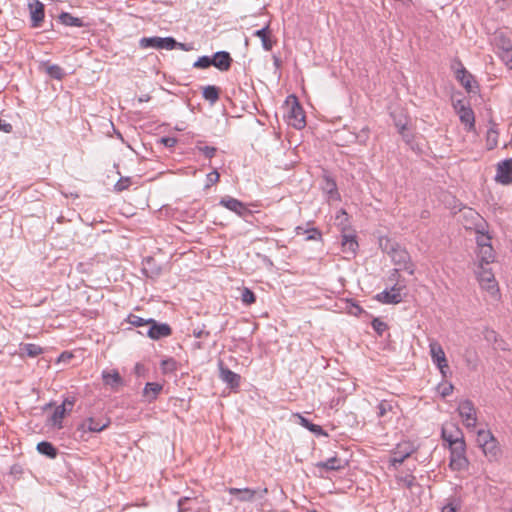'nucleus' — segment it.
Instances as JSON below:
<instances>
[{
    "label": "nucleus",
    "instance_id": "nucleus-1",
    "mask_svg": "<svg viewBox=\"0 0 512 512\" xmlns=\"http://www.w3.org/2000/svg\"><path fill=\"white\" fill-rule=\"evenodd\" d=\"M383 250L390 255L395 265L400 266V269L406 270L410 275L414 274V265L411 263L410 255L405 248H402L395 242L387 240L383 246Z\"/></svg>",
    "mask_w": 512,
    "mask_h": 512
},
{
    "label": "nucleus",
    "instance_id": "nucleus-2",
    "mask_svg": "<svg viewBox=\"0 0 512 512\" xmlns=\"http://www.w3.org/2000/svg\"><path fill=\"white\" fill-rule=\"evenodd\" d=\"M450 459L449 467L453 471H464L469 467V460L466 457V443L465 441L456 442L454 445L449 446Z\"/></svg>",
    "mask_w": 512,
    "mask_h": 512
},
{
    "label": "nucleus",
    "instance_id": "nucleus-3",
    "mask_svg": "<svg viewBox=\"0 0 512 512\" xmlns=\"http://www.w3.org/2000/svg\"><path fill=\"white\" fill-rule=\"evenodd\" d=\"M139 46L142 49L154 48L172 50L178 46V42L173 37H143L139 40Z\"/></svg>",
    "mask_w": 512,
    "mask_h": 512
},
{
    "label": "nucleus",
    "instance_id": "nucleus-4",
    "mask_svg": "<svg viewBox=\"0 0 512 512\" xmlns=\"http://www.w3.org/2000/svg\"><path fill=\"white\" fill-rule=\"evenodd\" d=\"M291 98H292L291 104H290L289 100H287V105H288L287 117H288L289 124L296 129H302L306 124L305 113H304L303 108L301 107L300 103L298 102L297 98L294 96H291Z\"/></svg>",
    "mask_w": 512,
    "mask_h": 512
},
{
    "label": "nucleus",
    "instance_id": "nucleus-5",
    "mask_svg": "<svg viewBox=\"0 0 512 512\" xmlns=\"http://www.w3.org/2000/svg\"><path fill=\"white\" fill-rule=\"evenodd\" d=\"M416 448L413 443L407 441L399 443L392 451L389 463L395 469L398 468L408 457H410Z\"/></svg>",
    "mask_w": 512,
    "mask_h": 512
},
{
    "label": "nucleus",
    "instance_id": "nucleus-6",
    "mask_svg": "<svg viewBox=\"0 0 512 512\" xmlns=\"http://www.w3.org/2000/svg\"><path fill=\"white\" fill-rule=\"evenodd\" d=\"M429 348L433 363L439 368L441 374L446 376V370L449 369V366L442 346L437 341H432Z\"/></svg>",
    "mask_w": 512,
    "mask_h": 512
},
{
    "label": "nucleus",
    "instance_id": "nucleus-7",
    "mask_svg": "<svg viewBox=\"0 0 512 512\" xmlns=\"http://www.w3.org/2000/svg\"><path fill=\"white\" fill-rule=\"evenodd\" d=\"M172 334V328L167 323H160L150 318L146 335L152 340H160L169 337Z\"/></svg>",
    "mask_w": 512,
    "mask_h": 512
},
{
    "label": "nucleus",
    "instance_id": "nucleus-8",
    "mask_svg": "<svg viewBox=\"0 0 512 512\" xmlns=\"http://www.w3.org/2000/svg\"><path fill=\"white\" fill-rule=\"evenodd\" d=\"M218 368H219V378L227 384V386L232 389L236 390L240 386L241 376L232 370H230L228 367H226L222 360L218 362Z\"/></svg>",
    "mask_w": 512,
    "mask_h": 512
},
{
    "label": "nucleus",
    "instance_id": "nucleus-9",
    "mask_svg": "<svg viewBox=\"0 0 512 512\" xmlns=\"http://www.w3.org/2000/svg\"><path fill=\"white\" fill-rule=\"evenodd\" d=\"M495 181L502 185L512 183V158L505 159L497 164Z\"/></svg>",
    "mask_w": 512,
    "mask_h": 512
},
{
    "label": "nucleus",
    "instance_id": "nucleus-10",
    "mask_svg": "<svg viewBox=\"0 0 512 512\" xmlns=\"http://www.w3.org/2000/svg\"><path fill=\"white\" fill-rule=\"evenodd\" d=\"M458 411H459V414H460L461 418L463 419L466 427H468V428L475 427L477 417H476V411H475L472 401L464 400V401L460 402V404L458 406Z\"/></svg>",
    "mask_w": 512,
    "mask_h": 512
},
{
    "label": "nucleus",
    "instance_id": "nucleus-11",
    "mask_svg": "<svg viewBox=\"0 0 512 512\" xmlns=\"http://www.w3.org/2000/svg\"><path fill=\"white\" fill-rule=\"evenodd\" d=\"M457 64L459 68H457L455 71L456 79L467 90V92H476L478 86L474 85L475 80L473 75L466 70L460 61H458Z\"/></svg>",
    "mask_w": 512,
    "mask_h": 512
},
{
    "label": "nucleus",
    "instance_id": "nucleus-12",
    "mask_svg": "<svg viewBox=\"0 0 512 512\" xmlns=\"http://www.w3.org/2000/svg\"><path fill=\"white\" fill-rule=\"evenodd\" d=\"M441 437L449 446L454 445L456 442L465 441L462 430L454 424L443 426Z\"/></svg>",
    "mask_w": 512,
    "mask_h": 512
},
{
    "label": "nucleus",
    "instance_id": "nucleus-13",
    "mask_svg": "<svg viewBox=\"0 0 512 512\" xmlns=\"http://www.w3.org/2000/svg\"><path fill=\"white\" fill-rule=\"evenodd\" d=\"M401 290V287L394 285L390 290L377 294L376 299L384 304H398L402 301Z\"/></svg>",
    "mask_w": 512,
    "mask_h": 512
},
{
    "label": "nucleus",
    "instance_id": "nucleus-14",
    "mask_svg": "<svg viewBox=\"0 0 512 512\" xmlns=\"http://www.w3.org/2000/svg\"><path fill=\"white\" fill-rule=\"evenodd\" d=\"M29 10L31 16V27H40L45 16L43 3H41L39 0H33V2L29 3Z\"/></svg>",
    "mask_w": 512,
    "mask_h": 512
},
{
    "label": "nucleus",
    "instance_id": "nucleus-15",
    "mask_svg": "<svg viewBox=\"0 0 512 512\" xmlns=\"http://www.w3.org/2000/svg\"><path fill=\"white\" fill-rule=\"evenodd\" d=\"M219 204L239 216H244L250 212L243 202L229 196L223 197Z\"/></svg>",
    "mask_w": 512,
    "mask_h": 512
},
{
    "label": "nucleus",
    "instance_id": "nucleus-16",
    "mask_svg": "<svg viewBox=\"0 0 512 512\" xmlns=\"http://www.w3.org/2000/svg\"><path fill=\"white\" fill-rule=\"evenodd\" d=\"M322 190L328 195L330 200H340V194L338 192L336 181L327 172L322 176Z\"/></svg>",
    "mask_w": 512,
    "mask_h": 512
},
{
    "label": "nucleus",
    "instance_id": "nucleus-17",
    "mask_svg": "<svg viewBox=\"0 0 512 512\" xmlns=\"http://www.w3.org/2000/svg\"><path fill=\"white\" fill-rule=\"evenodd\" d=\"M211 60H213L212 66L220 71H228L233 62L230 53L227 51H218L214 53Z\"/></svg>",
    "mask_w": 512,
    "mask_h": 512
},
{
    "label": "nucleus",
    "instance_id": "nucleus-18",
    "mask_svg": "<svg viewBox=\"0 0 512 512\" xmlns=\"http://www.w3.org/2000/svg\"><path fill=\"white\" fill-rule=\"evenodd\" d=\"M347 462L337 456L328 458L325 461H320L315 464L317 468L325 471H339L345 468Z\"/></svg>",
    "mask_w": 512,
    "mask_h": 512
},
{
    "label": "nucleus",
    "instance_id": "nucleus-19",
    "mask_svg": "<svg viewBox=\"0 0 512 512\" xmlns=\"http://www.w3.org/2000/svg\"><path fill=\"white\" fill-rule=\"evenodd\" d=\"M483 454L490 462L498 461L502 455L501 448L499 446V442L494 437L492 441H490L487 445L481 448Z\"/></svg>",
    "mask_w": 512,
    "mask_h": 512
},
{
    "label": "nucleus",
    "instance_id": "nucleus-20",
    "mask_svg": "<svg viewBox=\"0 0 512 512\" xmlns=\"http://www.w3.org/2000/svg\"><path fill=\"white\" fill-rule=\"evenodd\" d=\"M110 425V420L106 419L105 421L97 420L93 417H89L80 425L82 430H87L89 432H101L106 429Z\"/></svg>",
    "mask_w": 512,
    "mask_h": 512
},
{
    "label": "nucleus",
    "instance_id": "nucleus-21",
    "mask_svg": "<svg viewBox=\"0 0 512 512\" xmlns=\"http://www.w3.org/2000/svg\"><path fill=\"white\" fill-rule=\"evenodd\" d=\"M102 379L106 386L111 387L112 389H117L121 385H123V379L118 373V371L113 370L111 372L109 371H103L102 372Z\"/></svg>",
    "mask_w": 512,
    "mask_h": 512
},
{
    "label": "nucleus",
    "instance_id": "nucleus-22",
    "mask_svg": "<svg viewBox=\"0 0 512 512\" xmlns=\"http://www.w3.org/2000/svg\"><path fill=\"white\" fill-rule=\"evenodd\" d=\"M457 114L459 115L460 121L468 126L469 131L474 129L475 116L473 110L469 106H461Z\"/></svg>",
    "mask_w": 512,
    "mask_h": 512
},
{
    "label": "nucleus",
    "instance_id": "nucleus-23",
    "mask_svg": "<svg viewBox=\"0 0 512 512\" xmlns=\"http://www.w3.org/2000/svg\"><path fill=\"white\" fill-rule=\"evenodd\" d=\"M231 495H235L240 502H250L254 499L256 491L250 488H228Z\"/></svg>",
    "mask_w": 512,
    "mask_h": 512
},
{
    "label": "nucleus",
    "instance_id": "nucleus-24",
    "mask_svg": "<svg viewBox=\"0 0 512 512\" xmlns=\"http://www.w3.org/2000/svg\"><path fill=\"white\" fill-rule=\"evenodd\" d=\"M163 386L157 382H148L145 384L143 389V396L146 397L149 403L157 399L158 395L162 391Z\"/></svg>",
    "mask_w": 512,
    "mask_h": 512
},
{
    "label": "nucleus",
    "instance_id": "nucleus-25",
    "mask_svg": "<svg viewBox=\"0 0 512 512\" xmlns=\"http://www.w3.org/2000/svg\"><path fill=\"white\" fill-rule=\"evenodd\" d=\"M42 66L49 77L53 79L61 81L66 76L64 69L57 64H51L49 61H47L43 62Z\"/></svg>",
    "mask_w": 512,
    "mask_h": 512
},
{
    "label": "nucleus",
    "instance_id": "nucleus-26",
    "mask_svg": "<svg viewBox=\"0 0 512 512\" xmlns=\"http://www.w3.org/2000/svg\"><path fill=\"white\" fill-rule=\"evenodd\" d=\"M253 36L261 39L264 50L270 51L272 49L274 42L271 40L269 36V26L256 30L253 33Z\"/></svg>",
    "mask_w": 512,
    "mask_h": 512
},
{
    "label": "nucleus",
    "instance_id": "nucleus-27",
    "mask_svg": "<svg viewBox=\"0 0 512 512\" xmlns=\"http://www.w3.org/2000/svg\"><path fill=\"white\" fill-rule=\"evenodd\" d=\"M37 451L40 454L45 455L50 459H55L58 455L57 448L52 443H50L48 441L39 442L37 444Z\"/></svg>",
    "mask_w": 512,
    "mask_h": 512
},
{
    "label": "nucleus",
    "instance_id": "nucleus-28",
    "mask_svg": "<svg viewBox=\"0 0 512 512\" xmlns=\"http://www.w3.org/2000/svg\"><path fill=\"white\" fill-rule=\"evenodd\" d=\"M480 285L486 290H493L496 287V281L491 271L483 270L479 274Z\"/></svg>",
    "mask_w": 512,
    "mask_h": 512
},
{
    "label": "nucleus",
    "instance_id": "nucleus-29",
    "mask_svg": "<svg viewBox=\"0 0 512 512\" xmlns=\"http://www.w3.org/2000/svg\"><path fill=\"white\" fill-rule=\"evenodd\" d=\"M59 22L65 26L83 27L84 23L81 18L74 17L68 12H62L59 17Z\"/></svg>",
    "mask_w": 512,
    "mask_h": 512
},
{
    "label": "nucleus",
    "instance_id": "nucleus-30",
    "mask_svg": "<svg viewBox=\"0 0 512 512\" xmlns=\"http://www.w3.org/2000/svg\"><path fill=\"white\" fill-rule=\"evenodd\" d=\"M202 95L205 100L214 104L219 100L220 89L214 85H208L203 88Z\"/></svg>",
    "mask_w": 512,
    "mask_h": 512
},
{
    "label": "nucleus",
    "instance_id": "nucleus-31",
    "mask_svg": "<svg viewBox=\"0 0 512 512\" xmlns=\"http://www.w3.org/2000/svg\"><path fill=\"white\" fill-rule=\"evenodd\" d=\"M342 247L343 251L350 252L351 254H355L356 249L358 248V243L356 241V236L351 234H345L342 237Z\"/></svg>",
    "mask_w": 512,
    "mask_h": 512
},
{
    "label": "nucleus",
    "instance_id": "nucleus-32",
    "mask_svg": "<svg viewBox=\"0 0 512 512\" xmlns=\"http://www.w3.org/2000/svg\"><path fill=\"white\" fill-rule=\"evenodd\" d=\"M300 424L308 429L310 432L314 433L317 436H327V433L323 430L320 425L311 423L307 418L298 415Z\"/></svg>",
    "mask_w": 512,
    "mask_h": 512
},
{
    "label": "nucleus",
    "instance_id": "nucleus-33",
    "mask_svg": "<svg viewBox=\"0 0 512 512\" xmlns=\"http://www.w3.org/2000/svg\"><path fill=\"white\" fill-rule=\"evenodd\" d=\"M479 246H480L481 261L486 264L493 262L494 261V251H493L491 244H482L481 242H479Z\"/></svg>",
    "mask_w": 512,
    "mask_h": 512
},
{
    "label": "nucleus",
    "instance_id": "nucleus-34",
    "mask_svg": "<svg viewBox=\"0 0 512 512\" xmlns=\"http://www.w3.org/2000/svg\"><path fill=\"white\" fill-rule=\"evenodd\" d=\"M493 41H494L495 46L500 51L512 48V43H511L510 39L507 36H505L502 32L496 33Z\"/></svg>",
    "mask_w": 512,
    "mask_h": 512
},
{
    "label": "nucleus",
    "instance_id": "nucleus-35",
    "mask_svg": "<svg viewBox=\"0 0 512 512\" xmlns=\"http://www.w3.org/2000/svg\"><path fill=\"white\" fill-rule=\"evenodd\" d=\"M20 351L22 354H26L29 357H36L43 352V349L37 344L26 343L20 346Z\"/></svg>",
    "mask_w": 512,
    "mask_h": 512
},
{
    "label": "nucleus",
    "instance_id": "nucleus-36",
    "mask_svg": "<svg viewBox=\"0 0 512 512\" xmlns=\"http://www.w3.org/2000/svg\"><path fill=\"white\" fill-rule=\"evenodd\" d=\"M493 438L494 435L489 430H479L477 433V443L481 448L492 441Z\"/></svg>",
    "mask_w": 512,
    "mask_h": 512
},
{
    "label": "nucleus",
    "instance_id": "nucleus-37",
    "mask_svg": "<svg viewBox=\"0 0 512 512\" xmlns=\"http://www.w3.org/2000/svg\"><path fill=\"white\" fill-rule=\"evenodd\" d=\"M127 321L128 323H130L131 325L135 326V327H142V326H148L149 325V322H150V318L149 319H144L140 316H137L135 314H129L128 317H127Z\"/></svg>",
    "mask_w": 512,
    "mask_h": 512
},
{
    "label": "nucleus",
    "instance_id": "nucleus-38",
    "mask_svg": "<svg viewBox=\"0 0 512 512\" xmlns=\"http://www.w3.org/2000/svg\"><path fill=\"white\" fill-rule=\"evenodd\" d=\"M65 414H66L65 405L57 406L52 417H51L53 424L60 425Z\"/></svg>",
    "mask_w": 512,
    "mask_h": 512
},
{
    "label": "nucleus",
    "instance_id": "nucleus-39",
    "mask_svg": "<svg viewBox=\"0 0 512 512\" xmlns=\"http://www.w3.org/2000/svg\"><path fill=\"white\" fill-rule=\"evenodd\" d=\"M196 149L201 152L206 158H213L217 152V148L216 147H212V146H207V145H201V142H199L197 145H196Z\"/></svg>",
    "mask_w": 512,
    "mask_h": 512
},
{
    "label": "nucleus",
    "instance_id": "nucleus-40",
    "mask_svg": "<svg viewBox=\"0 0 512 512\" xmlns=\"http://www.w3.org/2000/svg\"><path fill=\"white\" fill-rule=\"evenodd\" d=\"M241 300L244 304L246 305H251L253 303H255L256 301V296H255V293L250 290L249 288H243L242 290V293H241Z\"/></svg>",
    "mask_w": 512,
    "mask_h": 512
},
{
    "label": "nucleus",
    "instance_id": "nucleus-41",
    "mask_svg": "<svg viewBox=\"0 0 512 512\" xmlns=\"http://www.w3.org/2000/svg\"><path fill=\"white\" fill-rule=\"evenodd\" d=\"M161 369L163 373L174 372L177 369V363L173 358L164 359L161 361Z\"/></svg>",
    "mask_w": 512,
    "mask_h": 512
},
{
    "label": "nucleus",
    "instance_id": "nucleus-42",
    "mask_svg": "<svg viewBox=\"0 0 512 512\" xmlns=\"http://www.w3.org/2000/svg\"><path fill=\"white\" fill-rule=\"evenodd\" d=\"M213 60L210 56H201L193 64L194 68L206 69L212 66Z\"/></svg>",
    "mask_w": 512,
    "mask_h": 512
},
{
    "label": "nucleus",
    "instance_id": "nucleus-43",
    "mask_svg": "<svg viewBox=\"0 0 512 512\" xmlns=\"http://www.w3.org/2000/svg\"><path fill=\"white\" fill-rule=\"evenodd\" d=\"M371 325L373 329L376 331V333L379 335H382L388 328V325L379 318L373 319Z\"/></svg>",
    "mask_w": 512,
    "mask_h": 512
},
{
    "label": "nucleus",
    "instance_id": "nucleus-44",
    "mask_svg": "<svg viewBox=\"0 0 512 512\" xmlns=\"http://www.w3.org/2000/svg\"><path fill=\"white\" fill-rule=\"evenodd\" d=\"M131 185V179L129 177H121L114 185V190L122 192Z\"/></svg>",
    "mask_w": 512,
    "mask_h": 512
},
{
    "label": "nucleus",
    "instance_id": "nucleus-45",
    "mask_svg": "<svg viewBox=\"0 0 512 512\" xmlns=\"http://www.w3.org/2000/svg\"><path fill=\"white\" fill-rule=\"evenodd\" d=\"M397 479L408 489H411L416 484V478L412 474L400 476Z\"/></svg>",
    "mask_w": 512,
    "mask_h": 512
},
{
    "label": "nucleus",
    "instance_id": "nucleus-46",
    "mask_svg": "<svg viewBox=\"0 0 512 512\" xmlns=\"http://www.w3.org/2000/svg\"><path fill=\"white\" fill-rule=\"evenodd\" d=\"M391 410H392V404L387 400H382L378 404V416L379 417H384L387 414V412H389Z\"/></svg>",
    "mask_w": 512,
    "mask_h": 512
},
{
    "label": "nucleus",
    "instance_id": "nucleus-47",
    "mask_svg": "<svg viewBox=\"0 0 512 512\" xmlns=\"http://www.w3.org/2000/svg\"><path fill=\"white\" fill-rule=\"evenodd\" d=\"M306 234H307V236H306L307 241L321 239V232L317 228L313 227V228L307 229Z\"/></svg>",
    "mask_w": 512,
    "mask_h": 512
},
{
    "label": "nucleus",
    "instance_id": "nucleus-48",
    "mask_svg": "<svg viewBox=\"0 0 512 512\" xmlns=\"http://www.w3.org/2000/svg\"><path fill=\"white\" fill-rule=\"evenodd\" d=\"M191 501V498L189 497H182L178 500V510L179 512H185L190 510L191 508L188 507V502Z\"/></svg>",
    "mask_w": 512,
    "mask_h": 512
},
{
    "label": "nucleus",
    "instance_id": "nucleus-49",
    "mask_svg": "<svg viewBox=\"0 0 512 512\" xmlns=\"http://www.w3.org/2000/svg\"><path fill=\"white\" fill-rule=\"evenodd\" d=\"M219 178H220V175L216 170L208 173L206 187H209L210 185L217 183L219 181Z\"/></svg>",
    "mask_w": 512,
    "mask_h": 512
},
{
    "label": "nucleus",
    "instance_id": "nucleus-50",
    "mask_svg": "<svg viewBox=\"0 0 512 512\" xmlns=\"http://www.w3.org/2000/svg\"><path fill=\"white\" fill-rule=\"evenodd\" d=\"M500 57L503 61L506 62V64L512 62V47L510 49L501 51Z\"/></svg>",
    "mask_w": 512,
    "mask_h": 512
},
{
    "label": "nucleus",
    "instance_id": "nucleus-51",
    "mask_svg": "<svg viewBox=\"0 0 512 512\" xmlns=\"http://www.w3.org/2000/svg\"><path fill=\"white\" fill-rule=\"evenodd\" d=\"M161 143H163L168 148H172L176 145L177 139L174 137H163L161 138Z\"/></svg>",
    "mask_w": 512,
    "mask_h": 512
},
{
    "label": "nucleus",
    "instance_id": "nucleus-52",
    "mask_svg": "<svg viewBox=\"0 0 512 512\" xmlns=\"http://www.w3.org/2000/svg\"><path fill=\"white\" fill-rule=\"evenodd\" d=\"M0 131H3L5 133H11L13 131V127L10 123L0 118Z\"/></svg>",
    "mask_w": 512,
    "mask_h": 512
},
{
    "label": "nucleus",
    "instance_id": "nucleus-53",
    "mask_svg": "<svg viewBox=\"0 0 512 512\" xmlns=\"http://www.w3.org/2000/svg\"><path fill=\"white\" fill-rule=\"evenodd\" d=\"M193 336L195 338H204V337H209L210 336V332L209 331H206L204 329H194L193 331Z\"/></svg>",
    "mask_w": 512,
    "mask_h": 512
},
{
    "label": "nucleus",
    "instance_id": "nucleus-54",
    "mask_svg": "<svg viewBox=\"0 0 512 512\" xmlns=\"http://www.w3.org/2000/svg\"><path fill=\"white\" fill-rule=\"evenodd\" d=\"M406 125V121L402 119L395 120V126L397 127L399 133L406 131Z\"/></svg>",
    "mask_w": 512,
    "mask_h": 512
},
{
    "label": "nucleus",
    "instance_id": "nucleus-55",
    "mask_svg": "<svg viewBox=\"0 0 512 512\" xmlns=\"http://www.w3.org/2000/svg\"><path fill=\"white\" fill-rule=\"evenodd\" d=\"M257 257L261 259V261L267 266V267H272L273 266V262L272 260L266 256V255H263V254H260V253H257Z\"/></svg>",
    "mask_w": 512,
    "mask_h": 512
},
{
    "label": "nucleus",
    "instance_id": "nucleus-56",
    "mask_svg": "<svg viewBox=\"0 0 512 512\" xmlns=\"http://www.w3.org/2000/svg\"><path fill=\"white\" fill-rule=\"evenodd\" d=\"M74 404H75V398L72 397V398H66L61 405H65L66 411L67 410L70 411L72 409V407L74 406Z\"/></svg>",
    "mask_w": 512,
    "mask_h": 512
},
{
    "label": "nucleus",
    "instance_id": "nucleus-57",
    "mask_svg": "<svg viewBox=\"0 0 512 512\" xmlns=\"http://www.w3.org/2000/svg\"><path fill=\"white\" fill-rule=\"evenodd\" d=\"M458 507L454 505L453 503H449L446 506L442 508V512H457Z\"/></svg>",
    "mask_w": 512,
    "mask_h": 512
},
{
    "label": "nucleus",
    "instance_id": "nucleus-58",
    "mask_svg": "<svg viewBox=\"0 0 512 512\" xmlns=\"http://www.w3.org/2000/svg\"><path fill=\"white\" fill-rule=\"evenodd\" d=\"M369 129L367 127L361 130V133L357 136L360 142H364L368 138Z\"/></svg>",
    "mask_w": 512,
    "mask_h": 512
},
{
    "label": "nucleus",
    "instance_id": "nucleus-59",
    "mask_svg": "<svg viewBox=\"0 0 512 512\" xmlns=\"http://www.w3.org/2000/svg\"><path fill=\"white\" fill-rule=\"evenodd\" d=\"M403 140L407 143V144H410L412 139H413V135L411 133H408L407 131H404L403 133H400Z\"/></svg>",
    "mask_w": 512,
    "mask_h": 512
},
{
    "label": "nucleus",
    "instance_id": "nucleus-60",
    "mask_svg": "<svg viewBox=\"0 0 512 512\" xmlns=\"http://www.w3.org/2000/svg\"><path fill=\"white\" fill-rule=\"evenodd\" d=\"M452 390H453V386H452V384H449L446 387H444V389L441 392V395L443 397H446L452 393Z\"/></svg>",
    "mask_w": 512,
    "mask_h": 512
},
{
    "label": "nucleus",
    "instance_id": "nucleus-61",
    "mask_svg": "<svg viewBox=\"0 0 512 512\" xmlns=\"http://www.w3.org/2000/svg\"><path fill=\"white\" fill-rule=\"evenodd\" d=\"M453 106H454V109L456 110V112H459V108L461 106H466L464 101L463 100H457L453 103Z\"/></svg>",
    "mask_w": 512,
    "mask_h": 512
},
{
    "label": "nucleus",
    "instance_id": "nucleus-62",
    "mask_svg": "<svg viewBox=\"0 0 512 512\" xmlns=\"http://www.w3.org/2000/svg\"><path fill=\"white\" fill-rule=\"evenodd\" d=\"M295 231H296L297 235H304V234L307 233V229H305V228H303L301 226L296 227Z\"/></svg>",
    "mask_w": 512,
    "mask_h": 512
},
{
    "label": "nucleus",
    "instance_id": "nucleus-63",
    "mask_svg": "<svg viewBox=\"0 0 512 512\" xmlns=\"http://www.w3.org/2000/svg\"><path fill=\"white\" fill-rule=\"evenodd\" d=\"M490 239H491V238H490V236H488V235H487V236H485V237L483 236L482 238H480V239H478V240H477V243L479 244V242H481L482 244H490V243H489V240H490Z\"/></svg>",
    "mask_w": 512,
    "mask_h": 512
},
{
    "label": "nucleus",
    "instance_id": "nucleus-64",
    "mask_svg": "<svg viewBox=\"0 0 512 512\" xmlns=\"http://www.w3.org/2000/svg\"><path fill=\"white\" fill-rule=\"evenodd\" d=\"M150 100V96L148 94H144V95H141L139 98H138V102L142 103V102H148Z\"/></svg>",
    "mask_w": 512,
    "mask_h": 512
}]
</instances>
